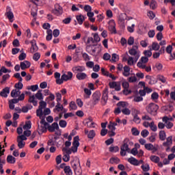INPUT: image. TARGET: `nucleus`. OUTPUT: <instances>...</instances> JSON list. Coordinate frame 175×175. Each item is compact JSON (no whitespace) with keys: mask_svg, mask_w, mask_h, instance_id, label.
<instances>
[{"mask_svg":"<svg viewBox=\"0 0 175 175\" xmlns=\"http://www.w3.org/2000/svg\"><path fill=\"white\" fill-rule=\"evenodd\" d=\"M64 172L66 175H73V172H72V169L69 165L64 167Z\"/></svg>","mask_w":175,"mask_h":175,"instance_id":"obj_34","label":"nucleus"},{"mask_svg":"<svg viewBox=\"0 0 175 175\" xmlns=\"http://www.w3.org/2000/svg\"><path fill=\"white\" fill-rule=\"evenodd\" d=\"M21 94V92L18 90V89H14L11 92V96L12 98H17L18 96H20Z\"/></svg>","mask_w":175,"mask_h":175,"instance_id":"obj_29","label":"nucleus"},{"mask_svg":"<svg viewBox=\"0 0 175 175\" xmlns=\"http://www.w3.org/2000/svg\"><path fill=\"white\" fill-rule=\"evenodd\" d=\"M88 76L85 72H78L76 75L77 80H85Z\"/></svg>","mask_w":175,"mask_h":175,"instance_id":"obj_28","label":"nucleus"},{"mask_svg":"<svg viewBox=\"0 0 175 175\" xmlns=\"http://www.w3.org/2000/svg\"><path fill=\"white\" fill-rule=\"evenodd\" d=\"M23 128L24 130L31 129V121H29L27 123H25V124L23 126Z\"/></svg>","mask_w":175,"mask_h":175,"instance_id":"obj_60","label":"nucleus"},{"mask_svg":"<svg viewBox=\"0 0 175 175\" xmlns=\"http://www.w3.org/2000/svg\"><path fill=\"white\" fill-rule=\"evenodd\" d=\"M77 21L78 24H79V25H81L83 24V23H84V21L85 20V18L84 17V16L83 15H78L76 16Z\"/></svg>","mask_w":175,"mask_h":175,"instance_id":"obj_31","label":"nucleus"},{"mask_svg":"<svg viewBox=\"0 0 175 175\" xmlns=\"http://www.w3.org/2000/svg\"><path fill=\"white\" fill-rule=\"evenodd\" d=\"M122 87L124 89L122 90L124 95H129V94H132V91L129 90V82L126 79H122Z\"/></svg>","mask_w":175,"mask_h":175,"instance_id":"obj_7","label":"nucleus"},{"mask_svg":"<svg viewBox=\"0 0 175 175\" xmlns=\"http://www.w3.org/2000/svg\"><path fill=\"white\" fill-rule=\"evenodd\" d=\"M5 15L7 16L8 18L10 20V23H13V18H14V15L12 10H9L6 12Z\"/></svg>","mask_w":175,"mask_h":175,"instance_id":"obj_32","label":"nucleus"},{"mask_svg":"<svg viewBox=\"0 0 175 175\" xmlns=\"http://www.w3.org/2000/svg\"><path fill=\"white\" fill-rule=\"evenodd\" d=\"M129 145L133 146V142L129 141L128 139H124V144L120 148V155H122V157H125L126 152H131Z\"/></svg>","mask_w":175,"mask_h":175,"instance_id":"obj_1","label":"nucleus"},{"mask_svg":"<svg viewBox=\"0 0 175 175\" xmlns=\"http://www.w3.org/2000/svg\"><path fill=\"white\" fill-rule=\"evenodd\" d=\"M7 162L8 163H16V158L13 157L12 155H8L7 157Z\"/></svg>","mask_w":175,"mask_h":175,"instance_id":"obj_41","label":"nucleus"},{"mask_svg":"<svg viewBox=\"0 0 175 175\" xmlns=\"http://www.w3.org/2000/svg\"><path fill=\"white\" fill-rule=\"evenodd\" d=\"M120 159H118V157H111L110 159H109V163H111L112 165H113V163H120Z\"/></svg>","mask_w":175,"mask_h":175,"instance_id":"obj_43","label":"nucleus"},{"mask_svg":"<svg viewBox=\"0 0 175 175\" xmlns=\"http://www.w3.org/2000/svg\"><path fill=\"white\" fill-rule=\"evenodd\" d=\"M147 16L150 20H154L155 18V14L152 11L148 12Z\"/></svg>","mask_w":175,"mask_h":175,"instance_id":"obj_53","label":"nucleus"},{"mask_svg":"<svg viewBox=\"0 0 175 175\" xmlns=\"http://www.w3.org/2000/svg\"><path fill=\"white\" fill-rule=\"evenodd\" d=\"M33 61H39L40 59V53H35L33 55Z\"/></svg>","mask_w":175,"mask_h":175,"instance_id":"obj_58","label":"nucleus"},{"mask_svg":"<svg viewBox=\"0 0 175 175\" xmlns=\"http://www.w3.org/2000/svg\"><path fill=\"white\" fill-rule=\"evenodd\" d=\"M29 102L33 103V106H38V101L35 100V96H29Z\"/></svg>","mask_w":175,"mask_h":175,"instance_id":"obj_42","label":"nucleus"},{"mask_svg":"<svg viewBox=\"0 0 175 175\" xmlns=\"http://www.w3.org/2000/svg\"><path fill=\"white\" fill-rule=\"evenodd\" d=\"M47 129L49 132H55V131H58L59 129V126H58V123L53 122L51 125H49L47 126Z\"/></svg>","mask_w":175,"mask_h":175,"instance_id":"obj_21","label":"nucleus"},{"mask_svg":"<svg viewBox=\"0 0 175 175\" xmlns=\"http://www.w3.org/2000/svg\"><path fill=\"white\" fill-rule=\"evenodd\" d=\"M29 66H31V62L27 60L21 62V68L22 70H25V69H28Z\"/></svg>","mask_w":175,"mask_h":175,"instance_id":"obj_26","label":"nucleus"},{"mask_svg":"<svg viewBox=\"0 0 175 175\" xmlns=\"http://www.w3.org/2000/svg\"><path fill=\"white\" fill-rule=\"evenodd\" d=\"M129 54L130 55H132V57H134L135 58H140V51L139 50V46L134 45L132 46V48L129 50Z\"/></svg>","mask_w":175,"mask_h":175,"instance_id":"obj_5","label":"nucleus"},{"mask_svg":"<svg viewBox=\"0 0 175 175\" xmlns=\"http://www.w3.org/2000/svg\"><path fill=\"white\" fill-rule=\"evenodd\" d=\"M150 7V9H152L153 10L157 9V1H155V0H151Z\"/></svg>","mask_w":175,"mask_h":175,"instance_id":"obj_59","label":"nucleus"},{"mask_svg":"<svg viewBox=\"0 0 175 175\" xmlns=\"http://www.w3.org/2000/svg\"><path fill=\"white\" fill-rule=\"evenodd\" d=\"M79 140H80V138L79 137V136H76L73 139L71 150H72V152L74 153L77 152V148H79V146H80V143L79 142Z\"/></svg>","mask_w":175,"mask_h":175,"instance_id":"obj_8","label":"nucleus"},{"mask_svg":"<svg viewBox=\"0 0 175 175\" xmlns=\"http://www.w3.org/2000/svg\"><path fill=\"white\" fill-rule=\"evenodd\" d=\"M18 148H24L25 147V142L17 139Z\"/></svg>","mask_w":175,"mask_h":175,"instance_id":"obj_49","label":"nucleus"},{"mask_svg":"<svg viewBox=\"0 0 175 175\" xmlns=\"http://www.w3.org/2000/svg\"><path fill=\"white\" fill-rule=\"evenodd\" d=\"M143 126L145 128L150 127L151 131H152L153 132H157V131L158 130V127L155 125V123L154 122V121H152V122L150 123L145 121L143 122Z\"/></svg>","mask_w":175,"mask_h":175,"instance_id":"obj_10","label":"nucleus"},{"mask_svg":"<svg viewBox=\"0 0 175 175\" xmlns=\"http://www.w3.org/2000/svg\"><path fill=\"white\" fill-rule=\"evenodd\" d=\"M31 46L30 48V53L31 54H33V53H36L39 50V47H38V45L36 44V40H32L30 42Z\"/></svg>","mask_w":175,"mask_h":175,"instance_id":"obj_20","label":"nucleus"},{"mask_svg":"<svg viewBox=\"0 0 175 175\" xmlns=\"http://www.w3.org/2000/svg\"><path fill=\"white\" fill-rule=\"evenodd\" d=\"M145 148L146 150H148V151H152V152H157L158 151V148H159V146L158 145H152V144H145Z\"/></svg>","mask_w":175,"mask_h":175,"instance_id":"obj_12","label":"nucleus"},{"mask_svg":"<svg viewBox=\"0 0 175 175\" xmlns=\"http://www.w3.org/2000/svg\"><path fill=\"white\" fill-rule=\"evenodd\" d=\"M146 111L151 114L152 116H155L157 114V111H158V109H159V107L155 104V103H150L147 105L146 107Z\"/></svg>","mask_w":175,"mask_h":175,"instance_id":"obj_3","label":"nucleus"},{"mask_svg":"<svg viewBox=\"0 0 175 175\" xmlns=\"http://www.w3.org/2000/svg\"><path fill=\"white\" fill-rule=\"evenodd\" d=\"M141 169H142L143 172H148L150 170V165L148 164H141Z\"/></svg>","mask_w":175,"mask_h":175,"instance_id":"obj_51","label":"nucleus"},{"mask_svg":"<svg viewBox=\"0 0 175 175\" xmlns=\"http://www.w3.org/2000/svg\"><path fill=\"white\" fill-rule=\"evenodd\" d=\"M15 88H16V90H23V87H24V85H23L22 81H19L18 83H16L14 85Z\"/></svg>","mask_w":175,"mask_h":175,"instance_id":"obj_52","label":"nucleus"},{"mask_svg":"<svg viewBox=\"0 0 175 175\" xmlns=\"http://www.w3.org/2000/svg\"><path fill=\"white\" fill-rule=\"evenodd\" d=\"M10 79V75L9 74H5L2 76V79L1 81V84H5L8 80Z\"/></svg>","mask_w":175,"mask_h":175,"instance_id":"obj_37","label":"nucleus"},{"mask_svg":"<svg viewBox=\"0 0 175 175\" xmlns=\"http://www.w3.org/2000/svg\"><path fill=\"white\" fill-rule=\"evenodd\" d=\"M131 114L133 116H139L140 114V110L136 109V108H132L131 109Z\"/></svg>","mask_w":175,"mask_h":175,"instance_id":"obj_48","label":"nucleus"},{"mask_svg":"<svg viewBox=\"0 0 175 175\" xmlns=\"http://www.w3.org/2000/svg\"><path fill=\"white\" fill-rule=\"evenodd\" d=\"M71 165L76 175L83 174V170L81 169V165H80V159H77L72 161Z\"/></svg>","mask_w":175,"mask_h":175,"instance_id":"obj_2","label":"nucleus"},{"mask_svg":"<svg viewBox=\"0 0 175 175\" xmlns=\"http://www.w3.org/2000/svg\"><path fill=\"white\" fill-rule=\"evenodd\" d=\"M148 135H150V132H148L147 130H143L141 132V135L142 136V137H147V136H148Z\"/></svg>","mask_w":175,"mask_h":175,"instance_id":"obj_64","label":"nucleus"},{"mask_svg":"<svg viewBox=\"0 0 175 175\" xmlns=\"http://www.w3.org/2000/svg\"><path fill=\"white\" fill-rule=\"evenodd\" d=\"M128 162L131 163V165H133V166H139V165H142V163H144V161L143 160H137V159L131 157L127 159Z\"/></svg>","mask_w":175,"mask_h":175,"instance_id":"obj_9","label":"nucleus"},{"mask_svg":"<svg viewBox=\"0 0 175 175\" xmlns=\"http://www.w3.org/2000/svg\"><path fill=\"white\" fill-rule=\"evenodd\" d=\"M118 124L116 122H109L108 125V129L109 131H116V126H117Z\"/></svg>","mask_w":175,"mask_h":175,"instance_id":"obj_36","label":"nucleus"},{"mask_svg":"<svg viewBox=\"0 0 175 175\" xmlns=\"http://www.w3.org/2000/svg\"><path fill=\"white\" fill-rule=\"evenodd\" d=\"M172 143H173V139L172 137H168L166 139V142H163V146H164L165 147H167L168 146L172 145Z\"/></svg>","mask_w":175,"mask_h":175,"instance_id":"obj_38","label":"nucleus"},{"mask_svg":"<svg viewBox=\"0 0 175 175\" xmlns=\"http://www.w3.org/2000/svg\"><path fill=\"white\" fill-rule=\"evenodd\" d=\"M154 68H156L158 72H161V70L163 69V65L161 63L157 62L156 63Z\"/></svg>","mask_w":175,"mask_h":175,"instance_id":"obj_47","label":"nucleus"},{"mask_svg":"<svg viewBox=\"0 0 175 175\" xmlns=\"http://www.w3.org/2000/svg\"><path fill=\"white\" fill-rule=\"evenodd\" d=\"M150 159L152 162H154V163H159V161H161V159L159 158V157L156 155H151L150 157Z\"/></svg>","mask_w":175,"mask_h":175,"instance_id":"obj_33","label":"nucleus"},{"mask_svg":"<svg viewBox=\"0 0 175 175\" xmlns=\"http://www.w3.org/2000/svg\"><path fill=\"white\" fill-rule=\"evenodd\" d=\"M159 98V94L157 92H153L151 95V99H152L154 102L158 100V98Z\"/></svg>","mask_w":175,"mask_h":175,"instance_id":"obj_55","label":"nucleus"},{"mask_svg":"<svg viewBox=\"0 0 175 175\" xmlns=\"http://www.w3.org/2000/svg\"><path fill=\"white\" fill-rule=\"evenodd\" d=\"M9 94H10V88L6 87L0 92V96H2V98H8V95H9Z\"/></svg>","mask_w":175,"mask_h":175,"instance_id":"obj_24","label":"nucleus"},{"mask_svg":"<svg viewBox=\"0 0 175 175\" xmlns=\"http://www.w3.org/2000/svg\"><path fill=\"white\" fill-rule=\"evenodd\" d=\"M122 61L123 62H127V65H129V66H133L136 65V63L137 61H139V59L132 56H129L128 57L124 56L122 57Z\"/></svg>","mask_w":175,"mask_h":175,"instance_id":"obj_4","label":"nucleus"},{"mask_svg":"<svg viewBox=\"0 0 175 175\" xmlns=\"http://www.w3.org/2000/svg\"><path fill=\"white\" fill-rule=\"evenodd\" d=\"M86 51L88 53H91V47H92V44H94V38L92 37H89L86 42Z\"/></svg>","mask_w":175,"mask_h":175,"instance_id":"obj_18","label":"nucleus"},{"mask_svg":"<svg viewBox=\"0 0 175 175\" xmlns=\"http://www.w3.org/2000/svg\"><path fill=\"white\" fill-rule=\"evenodd\" d=\"M122 113L124 114V116H129L131 114V110L128 108H124L122 109Z\"/></svg>","mask_w":175,"mask_h":175,"instance_id":"obj_63","label":"nucleus"},{"mask_svg":"<svg viewBox=\"0 0 175 175\" xmlns=\"http://www.w3.org/2000/svg\"><path fill=\"white\" fill-rule=\"evenodd\" d=\"M84 132L85 135H88V139H94V137H95L96 135V133H95V131L94 130L88 131V129H85Z\"/></svg>","mask_w":175,"mask_h":175,"instance_id":"obj_23","label":"nucleus"},{"mask_svg":"<svg viewBox=\"0 0 175 175\" xmlns=\"http://www.w3.org/2000/svg\"><path fill=\"white\" fill-rule=\"evenodd\" d=\"M72 71L74 73H82V72L85 71V67L83 66H75L74 67H72Z\"/></svg>","mask_w":175,"mask_h":175,"instance_id":"obj_19","label":"nucleus"},{"mask_svg":"<svg viewBox=\"0 0 175 175\" xmlns=\"http://www.w3.org/2000/svg\"><path fill=\"white\" fill-rule=\"evenodd\" d=\"M162 121L165 124V128H167V129H172L174 125L173 122L169 121V117L167 116L163 117Z\"/></svg>","mask_w":175,"mask_h":175,"instance_id":"obj_13","label":"nucleus"},{"mask_svg":"<svg viewBox=\"0 0 175 175\" xmlns=\"http://www.w3.org/2000/svg\"><path fill=\"white\" fill-rule=\"evenodd\" d=\"M120 59V57L118 56V55L113 53L111 55V62H117V61H118Z\"/></svg>","mask_w":175,"mask_h":175,"instance_id":"obj_46","label":"nucleus"},{"mask_svg":"<svg viewBox=\"0 0 175 175\" xmlns=\"http://www.w3.org/2000/svg\"><path fill=\"white\" fill-rule=\"evenodd\" d=\"M73 77V73L70 71H68L66 74H63L62 75V84L64 83V81H68V80H72Z\"/></svg>","mask_w":175,"mask_h":175,"instance_id":"obj_15","label":"nucleus"},{"mask_svg":"<svg viewBox=\"0 0 175 175\" xmlns=\"http://www.w3.org/2000/svg\"><path fill=\"white\" fill-rule=\"evenodd\" d=\"M109 27L108 29L111 32V33H117V30H116V22L114 20L111 19L108 22Z\"/></svg>","mask_w":175,"mask_h":175,"instance_id":"obj_14","label":"nucleus"},{"mask_svg":"<svg viewBox=\"0 0 175 175\" xmlns=\"http://www.w3.org/2000/svg\"><path fill=\"white\" fill-rule=\"evenodd\" d=\"M133 121L135 124H140V122H142V119H140V118L139 117V115H137V116H133Z\"/></svg>","mask_w":175,"mask_h":175,"instance_id":"obj_57","label":"nucleus"},{"mask_svg":"<svg viewBox=\"0 0 175 175\" xmlns=\"http://www.w3.org/2000/svg\"><path fill=\"white\" fill-rule=\"evenodd\" d=\"M36 116L37 117H39L41 120L46 118L43 113V109H40L39 108L36 110Z\"/></svg>","mask_w":175,"mask_h":175,"instance_id":"obj_30","label":"nucleus"},{"mask_svg":"<svg viewBox=\"0 0 175 175\" xmlns=\"http://www.w3.org/2000/svg\"><path fill=\"white\" fill-rule=\"evenodd\" d=\"M107 99H108L107 94L106 93L103 94L102 96L101 102L104 106L107 103Z\"/></svg>","mask_w":175,"mask_h":175,"instance_id":"obj_44","label":"nucleus"},{"mask_svg":"<svg viewBox=\"0 0 175 175\" xmlns=\"http://www.w3.org/2000/svg\"><path fill=\"white\" fill-rule=\"evenodd\" d=\"M109 85L110 88H114L115 91H121V83L120 82H110Z\"/></svg>","mask_w":175,"mask_h":175,"instance_id":"obj_16","label":"nucleus"},{"mask_svg":"<svg viewBox=\"0 0 175 175\" xmlns=\"http://www.w3.org/2000/svg\"><path fill=\"white\" fill-rule=\"evenodd\" d=\"M46 106H47V103L44 101H40L38 109L40 110H43V109H46Z\"/></svg>","mask_w":175,"mask_h":175,"instance_id":"obj_56","label":"nucleus"},{"mask_svg":"<svg viewBox=\"0 0 175 175\" xmlns=\"http://www.w3.org/2000/svg\"><path fill=\"white\" fill-rule=\"evenodd\" d=\"M122 75L124 76V77H128L131 75V67L129 66H124L123 67V72Z\"/></svg>","mask_w":175,"mask_h":175,"instance_id":"obj_25","label":"nucleus"},{"mask_svg":"<svg viewBox=\"0 0 175 175\" xmlns=\"http://www.w3.org/2000/svg\"><path fill=\"white\" fill-rule=\"evenodd\" d=\"M131 133L133 136H139V135H140V131H139L137 128L133 127L131 129Z\"/></svg>","mask_w":175,"mask_h":175,"instance_id":"obj_50","label":"nucleus"},{"mask_svg":"<svg viewBox=\"0 0 175 175\" xmlns=\"http://www.w3.org/2000/svg\"><path fill=\"white\" fill-rule=\"evenodd\" d=\"M40 125L38 124V133L39 135H42V133H44V132H47V126H49V123L46 122L45 120H42L40 122Z\"/></svg>","mask_w":175,"mask_h":175,"instance_id":"obj_6","label":"nucleus"},{"mask_svg":"<svg viewBox=\"0 0 175 175\" xmlns=\"http://www.w3.org/2000/svg\"><path fill=\"white\" fill-rule=\"evenodd\" d=\"M159 139L160 140H165L166 139V132H165V131H161L159 133Z\"/></svg>","mask_w":175,"mask_h":175,"instance_id":"obj_40","label":"nucleus"},{"mask_svg":"<svg viewBox=\"0 0 175 175\" xmlns=\"http://www.w3.org/2000/svg\"><path fill=\"white\" fill-rule=\"evenodd\" d=\"M120 150V148L118 146H111L109 148L110 152H117Z\"/></svg>","mask_w":175,"mask_h":175,"instance_id":"obj_61","label":"nucleus"},{"mask_svg":"<svg viewBox=\"0 0 175 175\" xmlns=\"http://www.w3.org/2000/svg\"><path fill=\"white\" fill-rule=\"evenodd\" d=\"M92 98H93V104L97 105V103H99V100H100V92H95L92 94Z\"/></svg>","mask_w":175,"mask_h":175,"instance_id":"obj_22","label":"nucleus"},{"mask_svg":"<svg viewBox=\"0 0 175 175\" xmlns=\"http://www.w3.org/2000/svg\"><path fill=\"white\" fill-rule=\"evenodd\" d=\"M35 96L37 99H38V100H43V94H42V90H38Z\"/></svg>","mask_w":175,"mask_h":175,"instance_id":"obj_45","label":"nucleus"},{"mask_svg":"<svg viewBox=\"0 0 175 175\" xmlns=\"http://www.w3.org/2000/svg\"><path fill=\"white\" fill-rule=\"evenodd\" d=\"M64 110V106L61 105V103H57L56 106L55 107V109H53L54 111H62Z\"/></svg>","mask_w":175,"mask_h":175,"instance_id":"obj_35","label":"nucleus"},{"mask_svg":"<svg viewBox=\"0 0 175 175\" xmlns=\"http://www.w3.org/2000/svg\"><path fill=\"white\" fill-rule=\"evenodd\" d=\"M55 79H56V83L61 85L62 84V77H61V73L56 72H55Z\"/></svg>","mask_w":175,"mask_h":175,"instance_id":"obj_27","label":"nucleus"},{"mask_svg":"<svg viewBox=\"0 0 175 175\" xmlns=\"http://www.w3.org/2000/svg\"><path fill=\"white\" fill-rule=\"evenodd\" d=\"M117 106L120 107V109H124V107H126V103L124 101H120L117 104Z\"/></svg>","mask_w":175,"mask_h":175,"instance_id":"obj_62","label":"nucleus"},{"mask_svg":"<svg viewBox=\"0 0 175 175\" xmlns=\"http://www.w3.org/2000/svg\"><path fill=\"white\" fill-rule=\"evenodd\" d=\"M129 83H136V81H137V78L136 77V76H131L129 77L127 79Z\"/></svg>","mask_w":175,"mask_h":175,"instance_id":"obj_54","label":"nucleus"},{"mask_svg":"<svg viewBox=\"0 0 175 175\" xmlns=\"http://www.w3.org/2000/svg\"><path fill=\"white\" fill-rule=\"evenodd\" d=\"M160 48H161V46H159V44H158V42H152V49H150V50L158 51V50H159Z\"/></svg>","mask_w":175,"mask_h":175,"instance_id":"obj_39","label":"nucleus"},{"mask_svg":"<svg viewBox=\"0 0 175 175\" xmlns=\"http://www.w3.org/2000/svg\"><path fill=\"white\" fill-rule=\"evenodd\" d=\"M83 125L88 128H95V122H94V120H92V118L91 117L83 120Z\"/></svg>","mask_w":175,"mask_h":175,"instance_id":"obj_11","label":"nucleus"},{"mask_svg":"<svg viewBox=\"0 0 175 175\" xmlns=\"http://www.w3.org/2000/svg\"><path fill=\"white\" fill-rule=\"evenodd\" d=\"M54 14L56 16H61L64 13V10L62 9V7L59 5V4H55V10H53Z\"/></svg>","mask_w":175,"mask_h":175,"instance_id":"obj_17","label":"nucleus"}]
</instances>
